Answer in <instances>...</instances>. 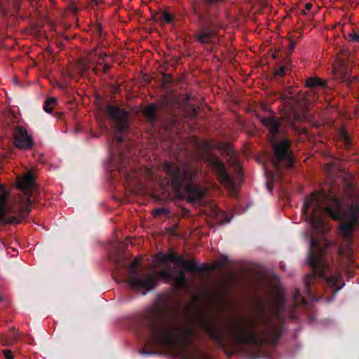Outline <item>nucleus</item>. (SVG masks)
<instances>
[{
  "instance_id": "a878e982",
  "label": "nucleus",
  "mask_w": 359,
  "mask_h": 359,
  "mask_svg": "<svg viewBox=\"0 0 359 359\" xmlns=\"http://www.w3.org/2000/svg\"><path fill=\"white\" fill-rule=\"evenodd\" d=\"M4 355L6 359H13V355L11 351L10 350H4Z\"/></svg>"
},
{
  "instance_id": "4c0bfd02",
  "label": "nucleus",
  "mask_w": 359,
  "mask_h": 359,
  "mask_svg": "<svg viewBox=\"0 0 359 359\" xmlns=\"http://www.w3.org/2000/svg\"><path fill=\"white\" fill-rule=\"evenodd\" d=\"M1 300H2V298L0 297V302H1Z\"/></svg>"
},
{
  "instance_id": "f257e3e1",
  "label": "nucleus",
  "mask_w": 359,
  "mask_h": 359,
  "mask_svg": "<svg viewBox=\"0 0 359 359\" xmlns=\"http://www.w3.org/2000/svg\"><path fill=\"white\" fill-rule=\"evenodd\" d=\"M327 197L325 193H313L305 199L302 213L312 228L318 231L324 229V214L334 221H340L338 230L343 243L339 248V254L346 256L351 262L354 233L359 226V198L342 205L341 201L335 197H331L329 205L325 204Z\"/></svg>"
},
{
  "instance_id": "dca6fc26",
  "label": "nucleus",
  "mask_w": 359,
  "mask_h": 359,
  "mask_svg": "<svg viewBox=\"0 0 359 359\" xmlns=\"http://www.w3.org/2000/svg\"><path fill=\"white\" fill-rule=\"evenodd\" d=\"M119 158H120V163L118 165V171L120 173L123 174L126 177H130L129 176V170L131 169V167L130 166V168H128L127 165L128 164L130 165V156L126 155L123 151H119Z\"/></svg>"
},
{
  "instance_id": "ddd939ff",
  "label": "nucleus",
  "mask_w": 359,
  "mask_h": 359,
  "mask_svg": "<svg viewBox=\"0 0 359 359\" xmlns=\"http://www.w3.org/2000/svg\"><path fill=\"white\" fill-rule=\"evenodd\" d=\"M209 166L212 169L219 182L226 188L233 191L235 189V182L230 177L223 162L215 155H209L206 159Z\"/></svg>"
},
{
  "instance_id": "423d86ee",
  "label": "nucleus",
  "mask_w": 359,
  "mask_h": 359,
  "mask_svg": "<svg viewBox=\"0 0 359 359\" xmlns=\"http://www.w3.org/2000/svg\"><path fill=\"white\" fill-rule=\"evenodd\" d=\"M162 170L165 177V180L175 195L180 198H187L190 203H195L203 199L205 192L194 182L196 171L187 164L181 168L172 161H165Z\"/></svg>"
},
{
  "instance_id": "c85d7f7f",
  "label": "nucleus",
  "mask_w": 359,
  "mask_h": 359,
  "mask_svg": "<svg viewBox=\"0 0 359 359\" xmlns=\"http://www.w3.org/2000/svg\"><path fill=\"white\" fill-rule=\"evenodd\" d=\"M313 7L312 4L311 3H306L305 4V10L310 11Z\"/></svg>"
},
{
  "instance_id": "f03ea898",
  "label": "nucleus",
  "mask_w": 359,
  "mask_h": 359,
  "mask_svg": "<svg viewBox=\"0 0 359 359\" xmlns=\"http://www.w3.org/2000/svg\"><path fill=\"white\" fill-rule=\"evenodd\" d=\"M285 310V299L278 293L268 312L265 307L259 311V323L264 330H255V323L250 320H241L231 325L229 337L237 346L250 345L260 351L266 344L276 346L285 331V318L282 313Z\"/></svg>"
},
{
  "instance_id": "f8f14e48",
  "label": "nucleus",
  "mask_w": 359,
  "mask_h": 359,
  "mask_svg": "<svg viewBox=\"0 0 359 359\" xmlns=\"http://www.w3.org/2000/svg\"><path fill=\"white\" fill-rule=\"evenodd\" d=\"M106 112L115 123L114 140L116 142L117 148L120 150V146L123 142L121 135L128 128V113L118 106L111 104L106 107Z\"/></svg>"
},
{
  "instance_id": "6ab92c4d",
  "label": "nucleus",
  "mask_w": 359,
  "mask_h": 359,
  "mask_svg": "<svg viewBox=\"0 0 359 359\" xmlns=\"http://www.w3.org/2000/svg\"><path fill=\"white\" fill-rule=\"evenodd\" d=\"M156 19L161 22L171 23L173 20V17L168 12L160 11L156 13Z\"/></svg>"
},
{
  "instance_id": "4468645a",
  "label": "nucleus",
  "mask_w": 359,
  "mask_h": 359,
  "mask_svg": "<svg viewBox=\"0 0 359 359\" xmlns=\"http://www.w3.org/2000/svg\"><path fill=\"white\" fill-rule=\"evenodd\" d=\"M15 146L22 150L31 149L34 144L33 137L22 126H16L14 130Z\"/></svg>"
},
{
  "instance_id": "c756f323",
  "label": "nucleus",
  "mask_w": 359,
  "mask_h": 359,
  "mask_svg": "<svg viewBox=\"0 0 359 359\" xmlns=\"http://www.w3.org/2000/svg\"><path fill=\"white\" fill-rule=\"evenodd\" d=\"M226 260H227V257H224V261H223V262H219V263L218 264V267H222V266L224 265V264H225V262H226Z\"/></svg>"
},
{
  "instance_id": "72a5a7b5",
  "label": "nucleus",
  "mask_w": 359,
  "mask_h": 359,
  "mask_svg": "<svg viewBox=\"0 0 359 359\" xmlns=\"http://www.w3.org/2000/svg\"><path fill=\"white\" fill-rule=\"evenodd\" d=\"M267 186H268V188L271 191V190H272V189H273V187H272V186H271V185H270L269 182H268V183H267Z\"/></svg>"
},
{
  "instance_id": "0eeeda50",
  "label": "nucleus",
  "mask_w": 359,
  "mask_h": 359,
  "mask_svg": "<svg viewBox=\"0 0 359 359\" xmlns=\"http://www.w3.org/2000/svg\"><path fill=\"white\" fill-rule=\"evenodd\" d=\"M140 327L146 333L147 342L152 346H172L193 335L190 327H182L176 320H158L155 317H144Z\"/></svg>"
},
{
  "instance_id": "393cba45",
  "label": "nucleus",
  "mask_w": 359,
  "mask_h": 359,
  "mask_svg": "<svg viewBox=\"0 0 359 359\" xmlns=\"http://www.w3.org/2000/svg\"><path fill=\"white\" fill-rule=\"evenodd\" d=\"M341 139L344 141L346 147H349L351 145V140H350V137L348 135V134L346 133V132L342 131L341 133Z\"/></svg>"
},
{
  "instance_id": "39448f33",
  "label": "nucleus",
  "mask_w": 359,
  "mask_h": 359,
  "mask_svg": "<svg viewBox=\"0 0 359 359\" xmlns=\"http://www.w3.org/2000/svg\"><path fill=\"white\" fill-rule=\"evenodd\" d=\"M122 259H123V256L120 255L114 261L116 269L118 271L121 268H126L128 277L124 281L133 290H144V295L146 294L147 291L154 290L160 279L172 283L177 290H184L187 287V281L185 273L182 270H177L174 273L173 269L170 266L165 267L159 271V276H158L154 273H140L139 269L141 266L140 258H135L128 265L122 264Z\"/></svg>"
},
{
  "instance_id": "cd10ccee",
  "label": "nucleus",
  "mask_w": 359,
  "mask_h": 359,
  "mask_svg": "<svg viewBox=\"0 0 359 359\" xmlns=\"http://www.w3.org/2000/svg\"><path fill=\"white\" fill-rule=\"evenodd\" d=\"M111 67V66L110 65H108V64H106L104 65L103 67V69H102V73L104 74H107V72H108V70Z\"/></svg>"
},
{
  "instance_id": "b1692460",
  "label": "nucleus",
  "mask_w": 359,
  "mask_h": 359,
  "mask_svg": "<svg viewBox=\"0 0 359 359\" xmlns=\"http://www.w3.org/2000/svg\"><path fill=\"white\" fill-rule=\"evenodd\" d=\"M189 113L190 116L196 117L199 113V108L195 105L191 104L189 106Z\"/></svg>"
},
{
  "instance_id": "f3484780",
  "label": "nucleus",
  "mask_w": 359,
  "mask_h": 359,
  "mask_svg": "<svg viewBox=\"0 0 359 359\" xmlns=\"http://www.w3.org/2000/svg\"><path fill=\"white\" fill-rule=\"evenodd\" d=\"M158 107L156 104L151 103L147 106L144 114L150 122H154L157 118Z\"/></svg>"
},
{
  "instance_id": "e433bc0d",
  "label": "nucleus",
  "mask_w": 359,
  "mask_h": 359,
  "mask_svg": "<svg viewBox=\"0 0 359 359\" xmlns=\"http://www.w3.org/2000/svg\"><path fill=\"white\" fill-rule=\"evenodd\" d=\"M302 14H304V15H306V12H305V11H302Z\"/></svg>"
},
{
  "instance_id": "412c9836",
  "label": "nucleus",
  "mask_w": 359,
  "mask_h": 359,
  "mask_svg": "<svg viewBox=\"0 0 359 359\" xmlns=\"http://www.w3.org/2000/svg\"><path fill=\"white\" fill-rule=\"evenodd\" d=\"M11 0H0V13L6 15L11 7Z\"/></svg>"
},
{
  "instance_id": "c9c22d12",
  "label": "nucleus",
  "mask_w": 359,
  "mask_h": 359,
  "mask_svg": "<svg viewBox=\"0 0 359 359\" xmlns=\"http://www.w3.org/2000/svg\"><path fill=\"white\" fill-rule=\"evenodd\" d=\"M97 71H98V69H97V68H94V69H93V72H94L95 74H97Z\"/></svg>"
},
{
  "instance_id": "aec40b11",
  "label": "nucleus",
  "mask_w": 359,
  "mask_h": 359,
  "mask_svg": "<svg viewBox=\"0 0 359 359\" xmlns=\"http://www.w3.org/2000/svg\"><path fill=\"white\" fill-rule=\"evenodd\" d=\"M57 100L55 97H48L43 104V109L47 113H50L53 108L57 105Z\"/></svg>"
},
{
  "instance_id": "a211bd4d",
  "label": "nucleus",
  "mask_w": 359,
  "mask_h": 359,
  "mask_svg": "<svg viewBox=\"0 0 359 359\" xmlns=\"http://www.w3.org/2000/svg\"><path fill=\"white\" fill-rule=\"evenodd\" d=\"M291 67L290 61H287L285 64L283 66L278 67L273 72V76L275 78L278 79L279 77H283L287 71Z\"/></svg>"
},
{
  "instance_id": "9d476101",
  "label": "nucleus",
  "mask_w": 359,
  "mask_h": 359,
  "mask_svg": "<svg viewBox=\"0 0 359 359\" xmlns=\"http://www.w3.org/2000/svg\"><path fill=\"white\" fill-rule=\"evenodd\" d=\"M197 323L199 327L209 335L211 339L224 351L228 357L233 355V352L227 348L224 332L212 319L205 316H199L197 318Z\"/></svg>"
},
{
  "instance_id": "1a4fd4ad",
  "label": "nucleus",
  "mask_w": 359,
  "mask_h": 359,
  "mask_svg": "<svg viewBox=\"0 0 359 359\" xmlns=\"http://www.w3.org/2000/svg\"><path fill=\"white\" fill-rule=\"evenodd\" d=\"M257 118L269 131L270 141L274 153L271 159L273 168L279 172L281 168L292 167L293 156L290 149L291 143L287 138L280 140L281 125L278 118L273 116L262 117L259 114H257Z\"/></svg>"
},
{
  "instance_id": "7ed1b4c3",
  "label": "nucleus",
  "mask_w": 359,
  "mask_h": 359,
  "mask_svg": "<svg viewBox=\"0 0 359 359\" xmlns=\"http://www.w3.org/2000/svg\"><path fill=\"white\" fill-rule=\"evenodd\" d=\"M326 253L327 247L321 245L318 241L311 237L307 262L312 269V272L304 279V296H302L299 289H295L293 294L294 306H306L309 300H318L312 289V285L314 284V280L316 278H319L329 287L332 294L327 297L328 302H331L337 292L344 286V283L341 281V274L337 271L332 272L326 259Z\"/></svg>"
},
{
  "instance_id": "bb28decb",
  "label": "nucleus",
  "mask_w": 359,
  "mask_h": 359,
  "mask_svg": "<svg viewBox=\"0 0 359 359\" xmlns=\"http://www.w3.org/2000/svg\"><path fill=\"white\" fill-rule=\"evenodd\" d=\"M295 45H296V42L295 41H294L292 40H291L290 41V45H289V52L290 53L293 51Z\"/></svg>"
},
{
  "instance_id": "473e14b6",
  "label": "nucleus",
  "mask_w": 359,
  "mask_h": 359,
  "mask_svg": "<svg viewBox=\"0 0 359 359\" xmlns=\"http://www.w3.org/2000/svg\"><path fill=\"white\" fill-rule=\"evenodd\" d=\"M107 57V55L105 53H102L100 55V57L102 60H104Z\"/></svg>"
},
{
  "instance_id": "5701e85b",
  "label": "nucleus",
  "mask_w": 359,
  "mask_h": 359,
  "mask_svg": "<svg viewBox=\"0 0 359 359\" xmlns=\"http://www.w3.org/2000/svg\"><path fill=\"white\" fill-rule=\"evenodd\" d=\"M346 39L350 41L359 43V32L353 31L346 34Z\"/></svg>"
},
{
  "instance_id": "f704fd0d",
  "label": "nucleus",
  "mask_w": 359,
  "mask_h": 359,
  "mask_svg": "<svg viewBox=\"0 0 359 359\" xmlns=\"http://www.w3.org/2000/svg\"><path fill=\"white\" fill-rule=\"evenodd\" d=\"M151 352H149V351H144V354H145V355H149V354H151Z\"/></svg>"
},
{
  "instance_id": "7c9ffc66",
  "label": "nucleus",
  "mask_w": 359,
  "mask_h": 359,
  "mask_svg": "<svg viewBox=\"0 0 359 359\" xmlns=\"http://www.w3.org/2000/svg\"><path fill=\"white\" fill-rule=\"evenodd\" d=\"M287 122L291 127H294V122L290 118H287Z\"/></svg>"
},
{
  "instance_id": "9b49d317",
  "label": "nucleus",
  "mask_w": 359,
  "mask_h": 359,
  "mask_svg": "<svg viewBox=\"0 0 359 359\" xmlns=\"http://www.w3.org/2000/svg\"><path fill=\"white\" fill-rule=\"evenodd\" d=\"M156 259L162 266H165L168 262H173L177 266H183L187 271L190 273L205 272L209 270V267L205 264L200 266L194 259L187 261L182 256L172 252L159 253L156 255Z\"/></svg>"
},
{
  "instance_id": "4be33fe9",
  "label": "nucleus",
  "mask_w": 359,
  "mask_h": 359,
  "mask_svg": "<svg viewBox=\"0 0 359 359\" xmlns=\"http://www.w3.org/2000/svg\"><path fill=\"white\" fill-rule=\"evenodd\" d=\"M169 213L170 210L165 208H157L152 211V215L155 217L163 215H168Z\"/></svg>"
},
{
  "instance_id": "2eb2a0df",
  "label": "nucleus",
  "mask_w": 359,
  "mask_h": 359,
  "mask_svg": "<svg viewBox=\"0 0 359 359\" xmlns=\"http://www.w3.org/2000/svg\"><path fill=\"white\" fill-rule=\"evenodd\" d=\"M305 85L306 87L311 89L321 88L324 90L329 89L327 81L318 77H309L305 81Z\"/></svg>"
},
{
  "instance_id": "6e6552de",
  "label": "nucleus",
  "mask_w": 359,
  "mask_h": 359,
  "mask_svg": "<svg viewBox=\"0 0 359 359\" xmlns=\"http://www.w3.org/2000/svg\"><path fill=\"white\" fill-rule=\"evenodd\" d=\"M226 0H194L191 11L197 19L198 29L194 34L196 41L202 45L212 44L222 27L219 11L217 6Z\"/></svg>"
},
{
  "instance_id": "2f4dec72",
  "label": "nucleus",
  "mask_w": 359,
  "mask_h": 359,
  "mask_svg": "<svg viewBox=\"0 0 359 359\" xmlns=\"http://www.w3.org/2000/svg\"><path fill=\"white\" fill-rule=\"evenodd\" d=\"M102 1L101 0H93V3L96 6H98Z\"/></svg>"
},
{
  "instance_id": "20e7f679",
  "label": "nucleus",
  "mask_w": 359,
  "mask_h": 359,
  "mask_svg": "<svg viewBox=\"0 0 359 359\" xmlns=\"http://www.w3.org/2000/svg\"><path fill=\"white\" fill-rule=\"evenodd\" d=\"M36 176L28 171L18 179L17 187L21 191L18 207L9 203V191L0 183V224H19L29 215L30 204L39 200L40 191L36 185Z\"/></svg>"
}]
</instances>
